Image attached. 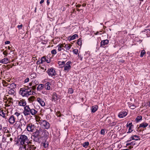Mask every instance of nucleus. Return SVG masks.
Listing matches in <instances>:
<instances>
[{
    "mask_svg": "<svg viewBox=\"0 0 150 150\" xmlns=\"http://www.w3.org/2000/svg\"><path fill=\"white\" fill-rule=\"evenodd\" d=\"M51 84L49 82H47L45 84V88L47 90H50L51 89Z\"/></svg>",
    "mask_w": 150,
    "mask_h": 150,
    "instance_id": "obj_23",
    "label": "nucleus"
},
{
    "mask_svg": "<svg viewBox=\"0 0 150 150\" xmlns=\"http://www.w3.org/2000/svg\"><path fill=\"white\" fill-rule=\"evenodd\" d=\"M38 83L36 80H33L27 86V87H30L32 86L33 89H34L35 88V86L38 85Z\"/></svg>",
    "mask_w": 150,
    "mask_h": 150,
    "instance_id": "obj_9",
    "label": "nucleus"
},
{
    "mask_svg": "<svg viewBox=\"0 0 150 150\" xmlns=\"http://www.w3.org/2000/svg\"><path fill=\"white\" fill-rule=\"evenodd\" d=\"M73 52L75 54H76L78 52V50L77 49H75L73 50Z\"/></svg>",
    "mask_w": 150,
    "mask_h": 150,
    "instance_id": "obj_46",
    "label": "nucleus"
},
{
    "mask_svg": "<svg viewBox=\"0 0 150 150\" xmlns=\"http://www.w3.org/2000/svg\"><path fill=\"white\" fill-rule=\"evenodd\" d=\"M77 44L78 45L80 46L81 45V38H79L77 41Z\"/></svg>",
    "mask_w": 150,
    "mask_h": 150,
    "instance_id": "obj_35",
    "label": "nucleus"
},
{
    "mask_svg": "<svg viewBox=\"0 0 150 150\" xmlns=\"http://www.w3.org/2000/svg\"><path fill=\"white\" fill-rule=\"evenodd\" d=\"M109 43V40L108 39L102 40L100 42V46H103L108 44Z\"/></svg>",
    "mask_w": 150,
    "mask_h": 150,
    "instance_id": "obj_20",
    "label": "nucleus"
},
{
    "mask_svg": "<svg viewBox=\"0 0 150 150\" xmlns=\"http://www.w3.org/2000/svg\"><path fill=\"white\" fill-rule=\"evenodd\" d=\"M149 31H150L149 30L147 29H145L144 31H142V32H146V33H147Z\"/></svg>",
    "mask_w": 150,
    "mask_h": 150,
    "instance_id": "obj_53",
    "label": "nucleus"
},
{
    "mask_svg": "<svg viewBox=\"0 0 150 150\" xmlns=\"http://www.w3.org/2000/svg\"><path fill=\"white\" fill-rule=\"evenodd\" d=\"M30 76L31 77H32L33 78H35L36 77V75L35 74L32 73L30 74Z\"/></svg>",
    "mask_w": 150,
    "mask_h": 150,
    "instance_id": "obj_44",
    "label": "nucleus"
},
{
    "mask_svg": "<svg viewBox=\"0 0 150 150\" xmlns=\"http://www.w3.org/2000/svg\"><path fill=\"white\" fill-rule=\"evenodd\" d=\"M76 11H80V10L79 8H77L76 9Z\"/></svg>",
    "mask_w": 150,
    "mask_h": 150,
    "instance_id": "obj_63",
    "label": "nucleus"
},
{
    "mask_svg": "<svg viewBox=\"0 0 150 150\" xmlns=\"http://www.w3.org/2000/svg\"><path fill=\"white\" fill-rule=\"evenodd\" d=\"M117 122H116L113 121L111 122L110 123V126H114L116 124Z\"/></svg>",
    "mask_w": 150,
    "mask_h": 150,
    "instance_id": "obj_41",
    "label": "nucleus"
},
{
    "mask_svg": "<svg viewBox=\"0 0 150 150\" xmlns=\"http://www.w3.org/2000/svg\"><path fill=\"white\" fill-rule=\"evenodd\" d=\"M2 149V148L1 146V144H0V150H1Z\"/></svg>",
    "mask_w": 150,
    "mask_h": 150,
    "instance_id": "obj_61",
    "label": "nucleus"
},
{
    "mask_svg": "<svg viewBox=\"0 0 150 150\" xmlns=\"http://www.w3.org/2000/svg\"><path fill=\"white\" fill-rule=\"evenodd\" d=\"M49 0H47V5H49L50 4V2L49 1Z\"/></svg>",
    "mask_w": 150,
    "mask_h": 150,
    "instance_id": "obj_59",
    "label": "nucleus"
},
{
    "mask_svg": "<svg viewBox=\"0 0 150 150\" xmlns=\"http://www.w3.org/2000/svg\"><path fill=\"white\" fill-rule=\"evenodd\" d=\"M132 122H128L127 124V127H132Z\"/></svg>",
    "mask_w": 150,
    "mask_h": 150,
    "instance_id": "obj_45",
    "label": "nucleus"
},
{
    "mask_svg": "<svg viewBox=\"0 0 150 150\" xmlns=\"http://www.w3.org/2000/svg\"><path fill=\"white\" fill-rule=\"evenodd\" d=\"M132 131V127H129V129L127 133H130Z\"/></svg>",
    "mask_w": 150,
    "mask_h": 150,
    "instance_id": "obj_43",
    "label": "nucleus"
},
{
    "mask_svg": "<svg viewBox=\"0 0 150 150\" xmlns=\"http://www.w3.org/2000/svg\"><path fill=\"white\" fill-rule=\"evenodd\" d=\"M2 128V126L1 124H0V130H1Z\"/></svg>",
    "mask_w": 150,
    "mask_h": 150,
    "instance_id": "obj_62",
    "label": "nucleus"
},
{
    "mask_svg": "<svg viewBox=\"0 0 150 150\" xmlns=\"http://www.w3.org/2000/svg\"><path fill=\"white\" fill-rule=\"evenodd\" d=\"M19 93L23 97H28L32 95L33 94V91L30 88H20Z\"/></svg>",
    "mask_w": 150,
    "mask_h": 150,
    "instance_id": "obj_1",
    "label": "nucleus"
},
{
    "mask_svg": "<svg viewBox=\"0 0 150 150\" xmlns=\"http://www.w3.org/2000/svg\"><path fill=\"white\" fill-rule=\"evenodd\" d=\"M148 125V124L146 122H143L140 124L139 127L144 128L147 127Z\"/></svg>",
    "mask_w": 150,
    "mask_h": 150,
    "instance_id": "obj_26",
    "label": "nucleus"
},
{
    "mask_svg": "<svg viewBox=\"0 0 150 150\" xmlns=\"http://www.w3.org/2000/svg\"><path fill=\"white\" fill-rule=\"evenodd\" d=\"M4 83H5V84L4 83V84H3L4 86H7V83L5 82Z\"/></svg>",
    "mask_w": 150,
    "mask_h": 150,
    "instance_id": "obj_60",
    "label": "nucleus"
},
{
    "mask_svg": "<svg viewBox=\"0 0 150 150\" xmlns=\"http://www.w3.org/2000/svg\"><path fill=\"white\" fill-rule=\"evenodd\" d=\"M43 146L45 148H47L48 146V144L47 142H45L43 144Z\"/></svg>",
    "mask_w": 150,
    "mask_h": 150,
    "instance_id": "obj_38",
    "label": "nucleus"
},
{
    "mask_svg": "<svg viewBox=\"0 0 150 150\" xmlns=\"http://www.w3.org/2000/svg\"><path fill=\"white\" fill-rule=\"evenodd\" d=\"M24 149H28L29 150H35L36 147L34 145L29 144L26 146H24Z\"/></svg>",
    "mask_w": 150,
    "mask_h": 150,
    "instance_id": "obj_10",
    "label": "nucleus"
},
{
    "mask_svg": "<svg viewBox=\"0 0 150 150\" xmlns=\"http://www.w3.org/2000/svg\"><path fill=\"white\" fill-rule=\"evenodd\" d=\"M48 132L45 130L40 128L39 129H37L35 132L34 135L35 137L39 136L43 137H46L48 135Z\"/></svg>",
    "mask_w": 150,
    "mask_h": 150,
    "instance_id": "obj_2",
    "label": "nucleus"
},
{
    "mask_svg": "<svg viewBox=\"0 0 150 150\" xmlns=\"http://www.w3.org/2000/svg\"><path fill=\"white\" fill-rule=\"evenodd\" d=\"M127 115V112L125 111H122L119 113L118 117L120 118L125 117Z\"/></svg>",
    "mask_w": 150,
    "mask_h": 150,
    "instance_id": "obj_14",
    "label": "nucleus"
},
{
    "mask_svg": "<svg viewBox=\"0 0 150 150\" xmlns=\"http://www.w3.org/2000/svg\"><path fill=\"white\" fill-rule=\"evenodd\" d=\"M0 63L4 64H7L9 63V60L7 58H5L0 60Z\"/></svg>",
    "mask_w": 150,
    "mask_h": 150,
    "instance_id": "obj_18",
    "label": "nucleus"
},
{
    "mask_svg": "<svg viewBox=\"0 0 150 150\" xmlns=\"http://www.w3.org/2000/svg\"><path fill=\"white\" fill-rule=\"evenodd\" d=\"M16 119L13 115H11L8 119V121L11 124H13L16 122Z\"/></svg>",
    "mask_w": 150,
    "mask_h": 150,
    "instance_id": "obj_11",
    "label": "nucleus"
},
{
    "mask_svg": "<svg viewBox=\"0 0 150 150\" xmlns=\"http://www.w3.org/2000/svg\"><path fill=\"white\" fill-rule=\"evenodd\" d=\"M142 117L141 116V115L139 116H137V118L136 119V120L137 122H138L140 120H141L142 119Z\"/></svg>",
    "mask_w": 150,
    "mask_h": 150,
    "instance_id": "obj_32",
    "label": "nucleus"
},
{
    "mask_svg": "<svg viewBox=\"0 0 150 150\" xmlns=\"http://www.w3.org/2000/svg\"><path fill=\"white\" fill-rule=\"evenodd\" d=\"M43 88V84H39L37 88V90L38 91H40Z\"/></svg>",
    "mask_w": 150,
    "mask_h": 150,
    "instance_id": "obj_29",
    "label": "nucleus"
},
{
    "mask_svg": "<svg viewBox=\"0 0 150 150\" xmlns=\"http://www.w3.org/2000/svg\"><path fill=\"white\" fill-rule=\"evenodd\" d=\"M73 92V90L71 88H69L68 89V93L70 94H72Z\"/></svg>",
    "mask_w": 150,
    "mask_h": 150,
    "instance_id": "obj_42",
    "label": "nucleus"
},
{
    "mask_svg": "<svg viewBox=\"0 0 150 150\" xmlns=\"http://www.w3.org/2000/svg\"><path fill=\"white\" fill-rule=\"evenodd\" d=\"M35 128V126L32 123H30L28 124L26 129L28 132H33Z\"/></svg>",
    "mask_w": 150,
    "mask_h": 150,
    "instance_id": "obj_8",
    "label": "nucleus"
},
{
    "mask_svg": "<svg viewBox=\"0 0 150 150\" xmlns=\"http://www.w3.org/2000/svg\"><path fill=\"white\" fill-rule=\"evenodd\" d=\"M89 145V142H86L82 144L83 147H86Z\"/></svg>",
    "mask_w": 150,
    "mask_h": 150,
    "instance_id": "obj_33",
    "label": "nucleus"
},
{
    "mask_svg": "<svg viewBox=\"0 0 150 150\" xmlns=\"http://www.w3.org/2000/svg\"><path fill=\"white\" fill-rule=\"evenodd\" d=\"M6 111H4L3 110H0V115L2 116L3 118H4L5 119H7L6 116Z\"/></svg>",
    "mask_w": 150,
    "mask_h": 150,
    "instance_id": "obj_16",
    "label": "nucleus"
},
{
    "mask_svg": "<svg viewBox=\"0 0 150 150\" xmlns=\"http://www.w3.org/2000/svg\"><path fill=\"white\" fill-rule=\"evenodd\" d=\"M37 100L42 106H44L45 105V102L42 99L39 98H38Z\"/></svg>",
    "mask_w": 150,
    "mask_h": 150,
    "instance_id": "obj_15",
    "label": "nucleus"
},
{
    "mask_svg": "<svg viewBox=\"0 0 150 150\" xmlns=\"http://www.w3.org/2000/svg\"><path fill=\"white\" fill-rule=\"evenodd\" d=\"M18 142L22 145L24 144L23 146L24 148L25 146H27L30 143L28 139V137L24 135H21L20 136L18 139Z\"/></svg>",
    "mask_w": 150,
    "mask_h": 150,
    "instance_id": "obj_3",
    "label": "nucleus"
},
{
    "mask_svg": "<svg viewBox=\"0 0 150 150\" xmlns=\"http://www.w3.org/2000/svg\"><path fill=\"white\" fill-rule=\"evenodd\" d=\"M29 78H27L25 80L24 82L25 83H26L29 81Z\"/></svg>",
    "mask_w": 150,
    "mask_h": 150,
    "instance_id": "obj_49",
    "label": "nucleus"
},
{
    "mask_svg": "<svg viewBox=\"0 0 150 150\" xmlns=\"http://www.w3.org/2000/svg\"><path fill=\"white\" fill-rule=\"evenodd\" d=\"M51 53L52 54L55 55L57 53V50L56 49H54L51 51Z\"/></svg>",
    "mask_w": 150,
    "mask_h": 150,
    "instance_id": "obj_36",
    "label": "nucleus"
},
{
    "mask_svg": "<svg viewBox=\"0 0 150 150\" xmlns=\"http://www.w3.org/2000/svg\"><path fill=\"white\" fill-rule=\"evenodd\" d=\"M3 54L5 55V56H4V57H5V56H7V54H8V53L6 51H4L3 53Z\"/></svg>",
    "mask_w": 150,
    "mask_h": 150,
    "instance_id": "obj_50",
    "label": "nucleus"
},
{
    "mask_svg": "<svg viewBox=\"0 0 150 150\" xmlns=\"http://www.w3.org/2000/svg\"><path fill=\"white\" fill-rule=\"evenodd\" d=\"M21 113L18 112H16L14 114V115L16 116L17 118H18V117L20 115Z\"/></svg>",
    "mask_w": 150,
    "mask_h": 150,
    "instance_id": "obj_40",
    "label": "nucleus"
},
{
    "mask_svg": "<svg viewBox=\"0 0 150 150\" xmlns=\"http://www.w3.org/2000/svg\"><path fill=\"white\" fill-rule=\"evenodd\" d=\"M46 61V57H42L41 59V62H42L43 63V62H45Z\"/></svg>",
    "mask_w": 150,
    "mask_h": 150,
    "instance_id": "obj_39",
    "label": "nucleus"
},
{
    "mask_svg": "<svg viewBox=\"0 0 150 150\" xmlns=\"http://www.w3.org/2000/svg\"><path fill=\"white\" fill-rule=\"evenodd\" d=\"M12 103V102L10 101H8V103L6 104L5 105L6 107H9V108H11V107L12 106V105L11 104Z\"/></svg>",
    "mask_w": 150,
    "mask_h": 150,
    "instance_id": "obj_31",
    "label": "nucleus"
},
{
    "mask_svg": "<svg viewBox=\"0 0 150 150\" xmlns=\"http://www.w3.org/2000/svg\"><path fill=\"white\" fill-rule=\"evenodd\" d=\"M38 111L32 108L30 109V114H31L32 115H35L37 114Z\"/></svg>",
    "mask_w": 150,
    "mask_h": 150,
    "instance_id": "obj_21",
    "label": "nucleus"
},
{
    "mask_svg": "<svg viewBox=\"0 0 150 150\" xmlns=\"http://www.w3.org/2000/svg\"><path fill=\"white\" fill-rule=\"evenodd\" d=\"M45 62H47V63H49L50 62V60L49 59H46V61Z\"/></svg>",
    "mask_w": 150,
    "mask_h": 150,
    "instance_id": "obj_56",
    "label": "nucleus"
},
{
    "mask_svg": "<svg viewBox=\"0 0 150 150\" xmlns=\"http://www.w3.org/2000/svg\"><path fill=\"white\" fill-rule=\"evenodd\" d=\"M105 130L104 129H102L100 132V134L102 135H104L105 134Z\"/></svg>",
    "mask_w": 150,
    "mask_h": 150,
    "instance_id": "obj_47",
    "label": "nucleus"
},
{
    "mask_svg": "<svg viewBox=\"0 0 150 150\" xmlns=\"http://www.w3.org/2000/svg\"><path fill=\"white\" fill-rule=\"evenodd\" d=\"M40 125L44 127L45 129H48L50 128V125L49 123L45 120L42 121V122Z\"/></svg>",
    "mask_w": 150,
    "mask_h": 150,
    "instance_id": "obj_6",
    "label": "nucleus"
},
{
    "mask_svg": "<svg viewBox=\"0 0 150 150\" xmlns=\"http://www.w3.org/2000/svg\"><path fill=\"white\" fill-rule=\"evenodd\" d=\"M98 106L96 105H95L92 107L91 108L92 112H94L97 110Z\"/></svg>",
    "mask_w": 150,
    "mask_h": 150,
    "instance_id": "obj_27",
    "label": "nucleus"
},
{
    "mask_svg": "<svg viewBox=\"0 0 150 150\" xmlns=\"http://www.w3.org/2000/svg\"><path fill=\"white\" fill-rule=\"evenodd\" d=\"M59 97L56 93H53L52 96V101H56L59 99Z\"/></svg>",
    "mask_w": 150,
    "mask_h": 150,
    "instance_id": "obj_17",
    "label": "nucleus"
},
{
    "mask_svg": "<svg viewBox=\"0 0 150 150\" xmlns=\"http://www.w3.org/2000/svg\"><path fill=\"white\" fill-rule=\"evenodd\" d=\"M146 54V52H145V50H143L141 53V54H140V57H143V56H144V55H145Z\"/></svg>",
    "mask_w": 150,
    "mask_h": 150,
    "instance_id": "obj_34",
    "label": "nucleus"
},
{
    "mask_svg": "<svg viewBox=\"0 0 150 150\" xmlns=\"http://www.w3.org/2000/svg\"><path fill=\"white\" fill-rule=\"evenodd\" d=\"M44 0H41L40 2V4H42L44 2Z\"/></svg>",
    "mask_w": 150,
    "mask_h": 150,
    "instance_id": "obj_58",
    "label": "nucleus"
},
{
    "mask_svg": "<svg viewBox=\"0 0 150 150\" xmlns=\"http://www.w3.org/2000/svg\"><path fill=\"white\" fill-rule=\"evenodd\" d=\"M58 64H59L60 67L62 68L64 67L65 64V62L64 61H59Z\"/></svg>",
    "mask_w": 150,
    "mask_h": 150,
    "instance_id": "obj_28",
    "label": "nucleus"
},
{
    "mask_svg": "<svg viewBox=\"0 0 150 150\" xmlns=\"http://www.w3.org/2000/svg\"><path fill=\"white\" fill-rule=\"evenodd\" d=\"M10 43V42L8 41H6L5 42V44H9Z\"/></svg>",
    "mask_w": 150,
    "mask_h": 150,
    "instance_id": "obj_55",
    "label": "nucleus"
},
{
    "mask_svg": "<svg viewBox=\"0 0 150 150\" xmlns=\"http://www.w3.org/2000/svg\"><path fill=\"white\" fill-rule=\"evenodd\" d=\"M135 142L134 141L132 142L130 144L131 145V146L134 145H135Z\"/></svg>",
    "mask_w": 150,
    "mask_h": 150,
    "instance_id": "obj_52",
    "label": "nucleus"
},
{
    "mask_svg": "<svg viewBox=\"0 0 150 150\" xmlns=\"http://www.w3.org/2000/svg\"><path fill=\"white\" fill-rule=\"evenodd\" d=\"M30 108L29 105H26L24 108L23 113L25 116L30 115Z\"/></svg>",
    "mask_w": 150,
    "mask_h": 150,
    "instance_id": "obj_4",
    "label": "nucleus"
},
{
    "mask_svg": "<svg viewBox=\"0 0 150 150\" xmlns=\"http://www.w3.org/2000/svg\"><path fill=\"white\" fill-rule=\"evenodd\" d=\"M108 123L109 125H110V123L112 122V120L111 119L108 118L107 119Z\"/></svg>",
    "mask_w": 150,
    "mask_h": 150,
    "instance_id": "obj_48",
    "label": "nucleus"
},
{
    "mask_svg": "<svg viewBox=\"0 0 150 150\" xmlns=\"http://www.w3.org/2000/svg\"><path fill=\"white\" fill-rule=\"evenodd\" d=\"M78 37V35L77 34H75L72 36H70L67 37V39L68 40L71 41L74 40L76 38Z\"/></svg>",
    "mask_w": 150,
    "mask_h": 150,
    "instance_id": "obj_12",
    "label": "nucleus"
},
{
    "mask_svg": "<svg viewBox=\"0 0 150 150\" xmlns=\"http://www.w3.org/2000/svg\"><path fill=\"white\" fill-rule=\"evenodd\" d=\"M71 62L69 61L67 62L66 64H65L64 67V70L65 71L68 72L70 70L71 68Z\"/></svg>",
    "mask_w": 150,
    "mask_h": 150,
    "instance_id": "obj_7",
    "label": "nucleus"
},
{
    "mask_svg": "<svg viewBox=\"0 0 150 150\" xmlns=\"http://www.w3.org/2000/svg\"><path fill=\"white\" fill-rule=\"evenodd\" d=\"M81 6V5H79V4H78V5H76V7H78V8H79Z\"/></svg>",
    "mask_w": 150,
    "mask_h": 150,
    "instance_id": "obj_57",
    "label": "nucleus"
},
{
    "mask_svg": "<svg viewBox=\"0 0 150 150\" xmlns=\"http://www.w3.org/2000/svg\"><path fill=\"white\" fill-rule=\"evenodd\" d=\"M72 46V45L70 44H65V46H64V47L65 48L67 52V51H69L70 49Z\"/></svg>",
    "mask_w": 150,
    "mask_h": 150,
    "instance_id": "obj_22",
    "label": "nucleus"
},
{
    "mask_svg": "<svg viewBox=\"0 0 150 150\" xmlns=\"http://www.w3.org/2000/svg\"><path fill=\"white\" fill-rule=\"evenodd\" d=\"M35 120L36 122L40 124L41 123L42 121L43 120L41 119L40 117L38 116H36Z\"/></svg>",
    "mask_w": 150,
    "mask_h": 150,
    "instance_id": "obj_25",
    "label": "nucleus"
},
{
    "mask_svg": "<svg viewBox=\"0 0 150 150\" xmlns=\"http://www.w3.org/2000/svg\"><path fill=\"white\" fill-rule=\"evenodd\" d=\"M9 93L11 94H13L15 93V91L13 89H11L9 91Z\"/></svg>",
    "mask_w": 150,
    "mask_h": 150,
    "instance_id": "obj_37",
    "label": "nucleus"
},
{
    "mask_svg": "<svg viewBox=\"0 0 150 150\" xmlns=\"http://www.w3.org/2000/svg\"><path fill=\"white\" fill-rule=\"evenodd\" d=\"M64 47V45L63 44H60L58 45L56 48H58V50L59 52H60L64 50L63 47Z\"/></svg>",
    "mask_w": 150,
    "mask_h": 150,
    "instance_id": "obj_19",
    "label": "nucleus"
},
{
    "mask_svg": "<svg viewBox=\"0 0 150 150\" xmlns=\"http://www.w3.org/2000/svg\"><path fill=\"white\" fill-rule=\"evenodd\" d=\"M128 105L129 108L132 109H134L136 108L135 106L132 103H129Z\"/></svg>",
    "mask_w": 150,
    "mask_h": 150,
    "instance_id": "obj_30",
    "label": "nucleus"
},
{
    "mask_svg": "<svg viewBox=\"0 0 150 150\" xmlns=\"http://www.w3.org/2000/svg\"><path fill=\"white\" fill-rule=\"evenodd\" d=\"M23 26V25L22 24H21L20 25H18L17 26V27L18 28L20 29H21L22 28V27Z\"/></svg>",
    "mask_w": 150,
    "mask_h": 150,
    "instance_id": "obj_51",
    "label": "nucleus"
},
{
    "mask_svg": "<svg viewBox=\"0 0 150 150\" xmlns=\"http://www.w3.org/2000/svg\"><path fill=\"white\" fill-rule=\"evenodd\" d=\"M18 104L19 106H26V102L24 100H21L18 101Z\"/></svg>",
    "mask_w": 150,
    "mask_h": 150,
    "instance_id": "obj_13",
    "label": "nucleus"
},
{
    "mask_svg": "<svg viewBox=\"0 0 150 150\" xmlns=\"http://www.w3.org/2000/svg\"><path fill=\"white\" fill-rule=\"evenodd\" d=\"M122 150H129V149H122Z\"/></svg>",
    "mask_w": 150,
    "mask_h": 150,
    "instance_id": "obj_64",
    "label": "nucleus"
},
{
    "mask_svg": "<svg viewBox=\"0 0 150 150\" xmlns=\"http://www.w3.org/2000/svg\"><path fill=\"white\" fill-rule=\"evenodd\" d=\"M130 139L131 140H137L139 139V137L136 135L131 136Z\"/></svg>",
    "mask_w": 150,
    "mask_h": 150,
    "instance_id": "obj_24",
    "label": "nucleus"
},
{
    "mask_svg": "<svg viewBox=\"0 0 150 150\" xmlns=\"http://www.w3.org/2000/svg\"><path fill=\"white\" fill-rule=\"evenodd\" d=\"M47 73L49 76H55L56 74V73L55 70L52 68H51L48 69L47 71Z\"/></svg>",
    "mask_w": 150,
    "mask_h": 150,
    "instance_id": "obj_5",
    "label": "nucleus"
},
{
    "mask_svg": "<svg viewBox=\"0 0 150 150\" xmlns=\"http://www.w3.org/2000/svg\"><path fill=\"white\" fill-rule=\"evenodd\" d=\"M41 62V60H40V61H38L37 62V63L38 64H42V62Z\"/></svg>",
    "mask_w": 150,
    "mask_h": 150,
    "instance_id": "obj_54",
    "label": "nucleus"
}]
</instances>
